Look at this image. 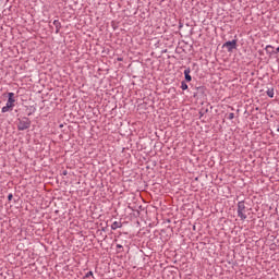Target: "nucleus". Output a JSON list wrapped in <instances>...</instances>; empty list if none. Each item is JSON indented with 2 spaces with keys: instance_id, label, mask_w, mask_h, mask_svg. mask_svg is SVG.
Returning a JSON list of instances; mask_svg holds the SVG:
<instances>
[{
  "instance_id": "20e7f679",
  "label": "nucleus",
  "mask_w": 279,
  "mask_h": 279,
  "mask_svg": "<svg viewBox=\"0 0 279 279\" xmlns=\"http://www.w3.org/2000/svg\"><path fill=\"white\" fill-rule=\"evenodd\" d=\"M19 130H27L28 128H29V122H25V121H22V122H20V124H19Z\"/></svg>"
},
{
  "instance_id": "9d476101",
  "label": "nucleus",
  "mask_w": 279,
  "mask_h": 279,
  "mask_svg": "<svg viewBox=\"0 0 279 279\" xmlns=\"http://www.w3.org/2000/svg\"><path fill=\"white\" fill-rule=\"evenodd\" d=\"M267 95L268 97L274 98V89H268Z\"/></svg>"
},
{
  "instance_id": "4468645a",
  "label": "nucleus",
  "mask_w": 279,
  "mask_h": 279,
  "mask_svg": "<svg viewBox=\"0 0 279 279\" xmlns=\"http://www.w3.org/2000/svg\"><path fill=\"white\" fill-rule=\"evenodd\" d=\"M8 197H9V199H12V194H9V196H8Z\"/></svg>"
},
{
  "instance_id": "f3484780",
  "label": "nucleus",
  "mask_w": 279,
  "mask_h": 279,
  "mask_svg": "<svg viewBox=\"0 0 279 279\" xmlns=\"http://www.w3.org/2000/svg\"><path fill=\"white\" fill-rule=\"evenodd\" d=\"M277 132H279V128L277 129Z\"/></svg>"
},
{
  "instance_id": "ddd939ff",
  "label": "nucleus",
  "mask_w": 279,
  "mask_h": 279,
  "mask_svg": "<svg viewBox=\"0 0 279 279\" xmlns=\"http://www.w3.org/2000/svg\"><path fill=\"white\" fill-rule=\"evenodd\" d=\"M58 23H59V22L56 20V21L53 22V25H58Z\"/></svg>"
},
{
  "instance_id": "f8f14e48",
  "label": "nucleus",
  "mask_w": 279,
  "mask_h": 279,
  "mask_svg": "<svg viewBox=\"0 0 279 279\" xmlns=\"http://www.w3.org/2000/svg\"><path fill=\"white\" fill-rule=\"evenodd\" d=\"M88 276H93V271L87 272L86 277L88 278Z\"/></svg>"
},
{
  "instance_id": "39448f33",
  "label": "nucleus",
  "mask_w": 279,
  "mask_h": 279,
  "mask_svg": "<svg viewBox=\"0 0 279 279\" xmlns=\"http://www.w3.org/2000/svg\"><path fill=\"white\" fill-rule=\"evenodd\" d=\"M238 213H245V203L238 204Z\"/></svg>"
},
{
  "instance_id": "dca6fc26",
  "label": "nucleus",
  "mask_w": 279,
  "mask_h": 279,
  "mask_svg": "<svg viewBox=\"0 0 279 279\" xmlns=\"http://www.w3.org/2000/svg\"><path fill=\"white\" fill-rule=\"evenodd\" d=\"M279 52V47L277 48V53Z\"/></svg>"
},
{
  "instance_id": "423d86ee",
  "label": "nucleus",
  "mask_w": 279,
  "mask_h": 279,
  "mask_svg": "<svg viewBox=\"0 0 279 279\" xmlns=\"http://www.w3.org/2000/svg\"><path fill=\"white\" fill-rule=\"evenodd\" d=\"M118 228H121V222L114 221V222L111 225V230H118Z\"/></svg>"
},
{
  "instance_id": "f03ea898",
  "label": "nucleus",
  "mask_w": 279,
  "mask_h": 279,
  "mask_svg": "<svg viewBox=\"0 0 279 279\" xmlns=\"http://www.w3.org/2000/svg\"><path fill=\"white\" fill-rule=\"evenodd\" d=\"M223 47L227 51H232L233 49H236V40L227 41L223 44Z\"/></svg>"
},
{
  "instance_id": "f257e3e1",
  "label": "nucleus",
  "mask_w": 279,
  "mask_h": 279,
  "mask_svg": "<svg viewBox=\"0 0 279 279\" xmlns=\"http://www.w3.org/2000/svg\"><path fill=\"white\" fill-rule=\"evenodd\" d=\"M14 93H9V99L7 101V105L2 107V112H10L12 108H14Z\"/></svg>"
},
{
  "instance_id": "9b49d317",
  "label": "nucleus",
  "mask_w": 279,
  "mask_h": 279,
  "mask_svg": "<svg viewBox=\"0 0 279 279\" xmlns=\"http://www.w3.org/2000/svg\"><path fill=\"white\" fill-rule=\"evenodd\" d=\"M228 119H229L230 121H232V119H234V113H229Z\"/></svg>"
},
{
  "instance_id": "0eeeda50",
  "label": "nucleus",
  "mask_w": 279,
  "mask_h": 279,
  "mask_svg": "<svg viewBox=\"0 0 279 279\" xmlns=\"http://www.w3.org/2000/svg\"><path fill=\"white\" fill-rule=\"evenodd\" d=\"M238 216H239L240 219H242V220L247 219V215H245V211H238Z\"/></svg>"
},
{
  "instance_id": "7ed1b4c3",
  "label": "nucleus",
  "mask_w": 279,
  "mask_h": 279,
  "mask_svg": "<svg viewBox=\"0 0 279 279\" xmlns=\"http://www.w3.org/2000/svg\"><path fill=\"white\" fill-rule=\"evenodd\" d=\"M184 76H185L186 82H191V80H193V77H191V69L190 68L184 70Z\"/></svg>"
},
{
  "instance_id": "1a4fd4ad",
  "label": "nucleus",
  "mask_w": 279,
  "mask_h": 279,
  "mask_svg": "<svg viewBox=\"0 0 279 279\" xmlns=\"http://www.w3.org/2000/svg\"><path fill=\"white\" fill-rule=\"evenodd\" d=\"M182 90H186L189 88V85L184 82L181 83Z\"/></svg>"
},
{
  "instance_id": "6e6552de",
  "label": "nucleus",
  "mask_w": 279,
  "mask_h": 279,
  "mask_svg": "<svg viewBox=\"0 0 279 279\" xmlns=\"http://www.w3.org/2000/svg\"><path fill=\"white\" fill-rule=\"evenodd\" d=\"M265 51L267 53H274V48L271 47V45H268V46H266Z\"/></svg>"
},
{
  "instance_id": "2eb2a0df",
  "label": "nucleus",
  "mask_w": 279,
  "mask_h": 279,
  "mask_svg": "<svg viewBox=\"0 0 279 279\" xmlns=\"http://www.w3.org/2000/svg\"><path fill=\"white\" fill-rule=\"evenodd\" d=\"M117 247H123V246H121L120 244H118Z\"/></svg>"
}]
</instances>
